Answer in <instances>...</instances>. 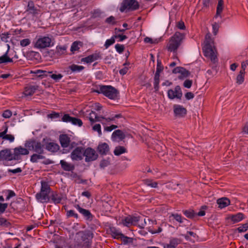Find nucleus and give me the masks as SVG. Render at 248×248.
I'll return each mask as SVG.
<instances>
[{
  "instance_id": "24",
  "label": "nucleus",
  "mask_w": 248,
  "mask_h": 248,
  "mask_svg": "<svg viewBox=\"0 0 248 248\" xmlns=\"http://www.w3.org/2000/svg\"><path fill=\"white\" fill-rule=\"evenodd\" d=\"M217 203L218 205V207L222 209L230 205V201L229 199L223 197L218 199L217 200Z\"/></svg>"
},
{
  "instance_id": "8",
  "label": "nucleus",
  "mask_w": 248,
  "mask_h": 248,
  "mask_svg": "<svg viewBox=\"0 0 248 248\" xmlns=\"http://www.w3.org/2000/svg\"><path fill=\"white\" fill-rule=\"evenodd\" d=\"M88 118L92 124L96 122H100L104 125L108 124L109 122L114 120L113 118H105L104 117L99 116L93 110L89 113Z\"/></svg>"
},
{
  "instance_id": "32",
  "label": "nucleus",
  "mask_w": 248,
  "mask_h": 248,
  "mask_svg": "<svg viewBox=\"0 0 248 248\" xmlns=\"http://www.w3.org/2000/svg\"><path fill=\"white\" fill-rule=\"evenodd\" d=\"M43 155V154L39 153L33 154L31 157V161L33 163H35L37 162L39 160L44 159V156Z\"/></svg>"
},
{
  "instance_id": "2",
  "label": "nucleus",
  "mask_w": 248,
  "mask_h": 248,
  "mask_svg": "<svg viewBox=\"0 0 248 248\" xmlns=\"http://www.w3.org/2000/svg\"><path fill=\"white\" fill-rule=\"evenodd\" d=\"M34 47L37 49H44L54 46L55 41L52 36L40 35L33 42Z\"/></svg>"
},
{
  "instance_id": "26",
  "label": "nucleus",
  "mask_w": 248,
  "mask_h": 248,
  "mask_svg": "<svg viewBox=\"0 0 248 248\" xmlns=\"http://www.w3.org/2000/svg\"><path fill=\"white\" fill-rule=\"evenodd\" d=\"M98 58V55L96 54L90 55L86 57L81 59V62L86 63H90L97 60Z\"/></svg>"
},
{
  "instance_id": "53",
  "label": "nucleus",
  "mask_w": 248,
  "mask_h": 248,
  "mask_svg": "<svg viewBox=\"0 0 248 248\" xmlns=\"http://www.w3.org/2000/svg\"><path fill=\"white\" fill-rule=\"evenodd\" d=\"M128 64H128L127 63H125L124 64V67L123 68H122V69H121L119 71V73L121 75H124L127 72V71L128 70V67L127 66V65Z\"/></svg>"
},
{
  "instance_id": "56",
  "label": "nucleus",
  "mask_w": 248,
  "mask_h": 248,
  "mask_svg": "<svg viewBox=\"0 0 248 248\" xmlns=\"http://www.w3.org/2000/svg\"><path fill=\"white\" fill-rule=\"evenodd\" d=\"M2 140H9L10 142H12L14 141V140H15V138L14 137V136L12 135H6L5 136H4V137L1 138Z\"/></svg>"
},
{
  "instance_id": "37",
  "label": "nucleus",
  "mask_w": 248,
  "mask_h": 248,
  "mask_svg": "<svg viewBox=\"0 0 248 248\" xmlns=\"http://www.w3.org/2000/svg\"><path fill=\"white\" fill-rule=\"evenodd\" d=\"M117 29L116 28L115 29V35H113L115 39L118 38L119 41L122 42L124 40L126 39L127 38V37L126 35L121 34L119 33L118 32H117Z\"/></svg>"
},
{
  "instance_id": "64",
  "label": "nucleus",
  "mask_w": 248,
  "mask_h": 248,
  "mask_svg": "<svg viewBox=\"0 0 248 248\" xmlns=\"http://www.w3.org/2000/svg\"><path fill=\"white\" fill-rule=\"evenodd\" d=\"M177 27L180 30H184L185 29V25L183 21H179L177 24Z\"/></svg>"
},
{
  "instance_id": "18",
  "label": "nucleus",
  "mask_w": 248,
  "mask_h": 248,
  "mask_svg": "<svg viewBox=\"0 0 248 248\" xmlns=\"http://www.w3.org/2000/svg\"><path fill=\"white\" fill-rule=\"evenodd\" d=\"M125 138V135L123 132L120 130L114 131L112 134V140L114 141L119 142Z\"/></svg>"
},
{
  "instance_id": "55",
  "label": "nucleus",
  "mask_w": 248,
  "mask_h": 248,
  "mask_svg": "<svg viewBox=\"0 0 248 248\" xmlns=\"http://www.w3.org/2000/svg\"><path fill=\"white\" fill-rule=\"evenodd\" d=\"M110 161L108 159H103L101 162L100 166L101 168H104L109 165Z\"/></svg>"
},
{
  "instance_id": "54",
  "label": "nucleus",
  "mask_w": 248,
  "mask_h": 248,
  "mask_svg": "<svg viewBox=\"0 0 248 248\" xmlns=\"http://www.w3.org/2000/svg\"><path fill=\"white\" fill-rule=\"evenodd\" d=\"M115 48L117 52L119 53H122L124 50V46L122 45L116 44L115 46Z\"/></svg>"
},
{
  "instance_id": "15",
  "label": "nucleus",
  "mask_w": 248,
  "mask_h": 248,
  "mask_svg": "<svg viewBox=\"0 0 248 248\" xmlns=\"http://www.w3.org/2000/svg\"><path fill=\"white\" fill-rule=\"evenodd\" d=\"M174 74H179L178 78L182 79L188 77L189 72L186 69L182 67H177L173 71Z\"/></svg>"
},
{
  "instance_id": "12",
  "label": "nucleus",
  "mask_w": 248,
  "mask_h": 248,
  "mask_svg": "<svg viewBox=\"0 0 248 248\" xmlns=\"http://www.w3.org/2000/svg\"><path fill=\"white\" fill-rule=\"evenodd\" d=\"M83 155L85 157L86 162L94 160L97 157V155L95 151L91 148H88L84 151Z\"/></svg>"
},
{
  "instance_id": "16",
  "label": "nucleus",
  "mask_w": 248,
  "mask_h": 248,
  "mask_svg": "<svg viewBox=\"0 0 248 248\" xmlns=\"http://www.w3.org/2000/svg\"><path fill=\"white\" fill-rule=\"evenodd\" d=\"M77 234L81 237L82 240L85 244H87V245L90 243L93 237L92 233L89 232H79Z\"/></svg>"
},
{
  "instance_id": "19",
  "label": "nucleus",
  "mask_w": 248,
  "mask_h": 248,
  "mask_svg": "<svg viewBox=\"0 0 248 248\" xmlns=\"http://www.w3.org/2000/svg\"><path fill=\"white\" fill-rule=\"evenodd\" d=\"M173 111L175 115L178 116H183L186 113V109L180 105H174Z\"/></svg>"
},
{
  "instance_id": "35",
  "label": "nucleus",
  "mask_w": 248,
  "mask_h": 248,
  "mask_svg": "<svg viewBox=\"0 0 248 248\" xmlns=\"http://www.w3.org/2000/svg\"><path fill=\"white\" fill-rule=\"evenodd\" d=\"M170 219H174L177 222L181 223L184 222L185 218H183L181 216L178 214H172L170 216Z\"/></svg>"
},
{
  "instance_id": "43",
  "label": "nucleus",
  "mask_w": 248,
  "mask_h": 248,
  "mask_svg": "<svg viewBox=\"0 0 248 248\" xmlns=\"http://www.w3.org/2000/svg\"><path fill=\"white\" fill-rule=\"evenodd\" d=\"M81 46L80 43L75 42H74L71 46V51L73 52L78 50Z\"/></svg>"
},
{
  "instance_id": "31",
  "label": "nucleus",
  "mask_w": 248,
  "mask_h": 248,
  "mask_svg": "<svg viewBox=\"0 0 248 248\" xmlns=\"http://www.w3.org/2000/svg\"><path fill=\"white\" fill-rule=\"evenodd\" d=\"M8 52L9 49L3 55L0 57V63L11 62H13V59L8 56Z\"/></svg>"
},
{
  "instance_id": "25",
  "label": "nucleus",
  "mask_w": 248,
  "mask_h": 248,
  "mask_svg": "<svg viewBox=\"0 0 248 248\" xmlns=\"http://www.w3.org/2000/svg\"><path fill=\"white\" fill-rule=\"evenodd\" d=\"M244 215L242 213H238L235 215H231L228 217L233 223L241 221L244 219Z\"/></svg>"
},
{
  "instance_id": "51",
  "label": "nucleus",
  "mask_w": 248,
  "mask_h": 248,
  "mask_svg": "<svg viewBox=\"0 0 248 248\" xmlns=\"http://www.w3.org/2000/svg\"><path fill=\"white\" fill-rule=\"evenodd\" d=\"M106 22L109 24L113 25L116 23V19L113 16H110L106 19Z\"/></svg>"
},
{
  "instance_id": "40",
  "label": "nucleus",
  "mask_w": 248,
  "mask_h": 248,
  "mask_svg": "<svg viewBox=\"0 0 248 248\" xmlns=\"http://www.w3.org/2000/svg\"><path fill=\"white\" fill-rule=\"evenodd\" d=\"M52 200L55 204L59 203L62 201V197L57 194H54L52 196Z\"/></svg>"
},
{
  "instance_id": "14",
  "label": "nucleus",
  "mask_w": 248,
  "mask_h": 248,
  "mask_svg": "<svg viewBox=\"0 0 248 248\" xmlns=\"http://www.w3.org/2000/svg\"><path fill=\"white\" fill-rule=\"evenodd\" d=\"M62 120L63 122L71 123L73 125H78V126H81L82 125V122L80 119L71 117L68 114L64 115L62 118Z\"/></svg>"
},
{
  "instance_id": "33",
  "label": "nucleus",
  "mask_w": 248,
  "mask_h": 248,
  "mask_svg": "<svg viewBox=\"0 0 248 248\" xmlns=\"http://www.w3.org/2000/svg\"><path fill=\"white\" fill-rule=\"evenodd\" d=\"M111 232H112V236L115 238H122V237H124V235L120 231L115 228H112L111 229Z\"/></svg>"
},
{
  "instance_id": "61",
  "label": "nucleus",
  "mask_w": 248,
  "mask_h": 248,
  "mask_svg": "<svg viewBox=\"0 0 248 248\" xmlns=\"http://www.w3.org/2000/svg\"><path fill=\"white\" fill-rule=\"evenodd\" d=\"M192 81L191 80L187 79L184 82V86L186 88H190L191 86Z\"/></svg>"
},
{
  "instance_id": "46",
  "label": "nucleus",
  "mask_w": 248,
  "mask_h": 248,
  "mask_svg": "<svg viewBox=\"0 0 248 248\" xmlns=\"http://www.w3.org/2000/svg\"><path fill=\"white\" fill-rule=\"evenodd\" d=\"M66 215L68 217H74L76 218H78V215L75 213L74 210H72L67 211Z\"/></svg>"
},
{
  "instance_id": "60",
  "label": "nucleus",
  "mask_w": 248,
  "mask_h": 248,
  "mask_svg": "<svg viewBox=\"0 0 248 248\" xmlns=\"http://www.w3.org/2000/svg\"><path fill=\"white\" fill-rule=\"evenodd\" d=\"M12 115V113L9 110H6L4 111L2 114L3 117L5 118H10Z\"/></svg>"
},
{
  "instance_id": "39",
  "label": "nucleus",
  "mask_w": 248,
  "mask_h": 248,
  "mask_svg": "<svg viewBox=\"0 0 248 248\" xmlns=\"http://www.w3.org/2000/svg\"><path fill=\"white\" fill-rule=\"evenodd\" d=\"M191 237H192L193 239L190 240L193 242H194L197 239L196 234L192 232H188L185 236V237L187 240L190 239Z\"/></svg>"
},
{
  "instance_id": "20",
  "label": "nucleus",
  "mask_w": 248,
  "mask_h": 248,
  "mask_svg": "<svg viewBox=\"0 0 248 248\" xmlns=\"http://www.w3.org/2000/svg\"><path fill=\"white\" fill-rule=\"evenodd\" d=\"M60 141L62 147H68L70 142V138L67 135H62L60 136Z\"/></svg>"
},
{
  "instance_id": "30",
  "label": "nucleus",
  "mask_w": 248,
  "mask_h": 248,
  "mask_svg": "<svg viewBox=\"0 0 248 248\" xmlns=\"http://www.w3.org/2000/svg\"><path fill=\"white\" fill-rule=\"evenodd\" d=\"M60 164L62 168L66 171L72 170L74 168V167L72 164L68 163L63 160H61Z\"/></svg>"
},
{
  "instance_id": "52",
  "label": "nucleus",
  "mask_w": 248,
  "mask_h": 248,
  "mask_svg": "<svg viewBox=\"0 0 248 248\" xmlns=\"http://www.w3.org/2000/svg\"><path fill=\"white\" fill-rule=\"evenodd\" d=\"M185 215L189 218H191L194 217L195 213L193 210H185L184 211Z\"/></svg>"
},
{
  "instance_id": "34",
  "label": "nucleus",
  "mask_w": 248,
  "mask_h": 248,
  "mask_svg": "<svg viewBox=\"0 0 248 248\" xmlns=\"http://www.w3.org/2000/svg\"><path fill=\"white\" fill-rule=\"evenodd\" d=\"M245 72L244 71H240L239 74L236 78V83L240 85L244 81Z\"/></svg>"
},
{
  "instance_id": "36",
  "label": "nucleus",
  "mask_w": 248,
  "mask_h": 248,
  "mask_svg": "<svg viewBox=\"0 0 248 248\" xmlns=\"http://www.w3.org/2000/svg\"><path fill=\"white\" fill-rule=\"evenodd\" d=\"M59 146L54 143H49L47 146L46 148L48 150L51 152H55L58 149Z\"/></svg>"
},
{
  "instance_id": "7",
  "label": "nucleus",
  "mask_w": 248,
  "mask_h": 248,
  "mask_svg": "<svg viewBox=\"0 0 248 248\" xmlns=\"http://www.w3.org/2000/svg\"><path fill=\"white\" fill-rule=\"evenodd\" d=\"M24 145L29 151L35 153L44 154V146L39 142L35 140H29L26 141Z\"/></svg>"
},
{
  "instance_id": "4",
  "label": "nucleus",
  "mask_w": 248,
  "mask_h": 248,
  "mask_svg": "<svg viewBox=\"0 0 248 248\" xmlns=\"http://www.w3.org/2000/svg\"><path fill=\"white\" fill-rule=\"evenodd\" d=\"M41 188L39 193L36 194V199L41 203L48 202L49 201L50 187L47 182L41 181Z\"/></svg>"
},
{
  "instance_id": "47",
  "label": "nucleus",
  "mask_w": 248,
  "mask_h": 248,
  "mask_svg": "<svg viewBox=\"0 0 248 248\" xmlns=\"http://www.w3.org/2000/svg\"><path fill=\"white\" fill-rule=\"evenodd\" d=\"M93 129L94 131L97 132L99 136H100L102 135L101 125L100 124H95L93 125Z\"/></svg>"
},
{
  "instance_id": "22",
  "label": "nucleus",
  "mask_w": 248,
  "mask_h": 248,
  "mask_svg": "<svg viewBox=\"0 0 248 248\" xmlns=\"http://www.w3.org/2000/svg\"><path fill=\"white\" fill-rule=\"evenodd\" d=\"M75 207L87 219H90L92 218V214L89 210L80 207L79 205H76Z\"/></svg>"
},
{
  "instance_id": "50",
  "label": "nucleus",
  "mask_w": 248,
  "mask_h": 248,
  "mask_svg": "<svg viewBox=\"0 0 248 248\" xmlns=\"http://www.w3.org/2000/svg\"><path fill=\"white\" fill-rule=\"evenodd\" d=\"M30 40L29 39L26 38L21 40L20 42V44L22 46L25 47L28 46L30 44Z\"/></svg>"
},
{
  "instance_id": "23",
  "label": "nucleus",
  "mask_w": 248,
  "mask_h": 248,
  "mask_svg": "<svg viewBox=\"0 0 248 248\" xmlns=\"http://www.w3.org/2000/svg\"><path fill=\"white\" fill-rule=\"evenodd\" d=\"M98 151L102 155H107L109 151V146L106 143H100L98 146Z\"/></svg>"
},
{
  "instance_id": "21",
  "label": "nucleus",
  "mask_w": 248,
  "mask_h": 248,
  "mask_svg": "<svg viewBox=\"0 0 248 248\" xmlns=\"http://www.w3.org/2000/svg\"><path fill=\"white\" fill-rule=\"evenodd\" d=\"M84 67L81 65H78L76 64H72L70 65L67 70V74H70L72 73H78L83 70Z\"/></svg>"
},
{
  "instance_id": "5",
  "label": "nucleus",
  "mask_w": 248,
  "mask_h": 248,
  "mask_svg": "<svg viewBox=\"0 0 248 248\" xmlns=\"http://www.w3.org/2000/svg\"><path fill=\"white\" fill-rule=\"evenodd\" d=\"M98 93H102L110 99H115L118 96V91L111 86H101L96 91Z\"/></svg>"
},
{
  "instance_id": "29",
  "label": "nucleus",
  "mask_w": 248,
  "mask_h": 248,
  "mask_svg": "<svg viewBox=\"0 0 248 248\" xmlns=\"http://www.w3.org/2000/svg\"><path fill=\"white\" fill-rule=\"evenodd\" d=\"M47 72V76L50 77L56 82L59 81L63 77V76L62 74H57L56 72H55L54 73H53L52 72L49 71H48Z\"/></svg>"
},
{
  "instance_id": "1",
  "label": "nucleus",
  "mask_w": 248,
  "mask_h": 248,
  "mask_svg": "<svg viewBox=\"0 0 248 248\" xmlns=\"http://www.w3.org/2000/svg\"><path fill=\"white\" fill-rule=\"evenodd\" d=\"M202 49L205 57L209 59L213 64H216L217 62V50L209 33L205 35Z\"/></svg>"
},
{
  "instance_id": "62",
  "label": "nucleus",
  "mask_w": 248,
  "mask_h": 248,
  "mask_svg": "<svg viewBox=\"0 0 248 248\" xmlns=\"http://www.w3.org/2000/svg\"><path fill=\"white\" fill-rule=\"evenodd\" d=\"M102 108L101 105L99 103H95L92 106V108L96 111H99Z\"/></svg>"
},
{
  "instance_id": "59",
  "label": "nucleus",
  "mask_w": 248,
  "mask_h": 248,
  "mask_svg": "<svg viewBox=\"0 0 248 248\" xmlns=\"http://www.w3.org/2000/svg\"><path fill=\"white\" fill-rule=\"evenodd\" d=\"M144 42L146 43L153 44L157 43L158 41L157 39L153 40L152 38L147 37L144 38Z\"/></svg>"
},
{
  "instance_id": "17",
  "label": "nucleus",
  "mask_w": 248,
  "mask_h": 248,
  "mask_svg": "<svg viewBox=\"0 0 248 248\" xmlns=\"http://www.w3.org/2000/svg\"><path fill=\"white\" fill-rule=\"evenodd\" d=\"M13 154L9 150H3L0 151V161L4 160H12L14 159Z\"/></svg>"
},
{
  "instance_id": "44",
  "label": "nucleus",
  "mask_w": 248,
  "mask_h": 248,
  "mask_svg": "<svg viewBox=\"0 0 248 248\" xmlns=\"http://www.w3.org/2000/svg\"><path fill=\"white\" fill-rule=\"evenodd\" d=\"M115 43V38L114 36H112L110 39H107L105 43L104 46L106 48H108L109 46L112 45Z\"/></svg>"
},
{
  "instance_id": "48",
  "label": "nucleus",
  "mask_w": 248,
  "mask_h": 248,
  "mask_svg": "<svg viewBox=\"0 0 248 248\" xmlns=\"http://www.w3.org/2000/svg\"><path fill=\"white\" fill-rule=\"evenodd\" d=\"M248 230V223H246L237 228L239 232H245Z\"/></svg>"
},
{
  "instance_id": "10",
  "label": "nucleus",
  "mask_w": 248,
  "mask_h": 248,
  "mask_svg": "<svg viewBox=\"0 0 248 248\" xmlns=\"http://www.w3.org/2000/svg\"><path fill=\"white\" fill-rule=\"evenodd\" d=\"M168 96L170 99H181L182 92L180 87L177 86L174 89L168 90Z\"/></svg>"
},
{
  "instance_id": "3",
  "label": "nucleus",
  "mask_w": 248,
  "mask_h": 248,
  "mask_svg": "<svg viewBox=\"0 0 248 248\" xmlns=\"http://www.w3.org/2000/svg\"><path fill=\"white\" fill-rule=\"evenodd\" d=\"M185 36L184 33L176 32L169 41L167 46L168 50L171 52H175L184 39Z\"/></svg>"
},
{
  "instance_id": "38",
  "label": "nucleus",
  "mask_w": 248,
  "mask_h": 248,
  "mask_svg": "<svg viewBox=\"0 0 248 248\" xmlns=\"http://www.w3.org/2000/svg\"><path fill=\"white\" fill-rule=\"evenodd\" d=\"M125 152V149L124 147L118 146L114 150V154L116 155H119Z\"/></svg>"
},
{
  "instance_id": "63",
  "label": "nucleus",
  "mask_w": 248,
  "mask_h": 248,
  "mask_svg": "<svg viewBox=\"0 0 248 248\" xmlns=\"http://www.w3.org/2000/svg\"><path fill=\"white\" fill-rule=\"evenodd\" d=\"M7 192H8V195L6 198V200H9L10 198H11L12 197H13L15 196V193H14V191H13L12 190H8L7 191Z\"/></svg>"
},
{
  "instance_id": "41",
  "label": "nucleus",
  "mask_w": 248,
  "mask_h": 248,
  "mask_svg": "<svg viewBox=\"0 0 248 248\" xmlns=\"http://www.w3.org/2000/svg\"><path fill=\"white\" fill-rule=\"evenodd\" d=\"M48 71L37 70L33 72V73L36 74L38 77H47Z\"/></svg>"
},
{
  "instance_id": "27",
  "label": "nucleus",
  "mask_w": 248,
  "mask_h": 248,
  "mask_svg": "<svg viewBox=\"0 0 248 248\" xmlns=\"http://www.w3.org/2000/svg\"><path fill=\"white\" fill-rule=\"evenodd\" d=\"M223 9V0H218L217 6V12L215 16V18H217L220 17L221 18V13Z\"/></svg>"
},
{
  "instance_id": "58",
  "label": "nucleus",
  "mask_w": 248,
  "mask_h": 248,
  "mask_svg": "<svg viewBox=\"0 0 248 248\" xmlns=\"http://www.w3.org/2000/svg\"><path fill=\"white\" fill-rule=\"evenodd\" d=\"M219 27V25L217 23H215L212 25L213 32L215 35L217 34L218 31Z\"/></svg>"
},
{
  "instance_id": "49",
  "label": "nucleus",
  "mask_w": 248,
  "mask_h": 248,
  "mask_svg": "<svg viewBox=\"0 0 248 248\" xmlns=\"http://www.w3.org/2000/svg\"><path fill=\"white\" fill-rule=\"evenodd\" d=\"M10 225L9 222L4 218L0 217V226L8 227Z\"/></svg>"
},
{
  "instance_id": "42",
  "label": "nucleus",
  "mask_w": 248,
  "mask_h": 248,
  "mask_svg": "<svg viewBox=\"0 0 248 248\" xmlns=\"http://www.w3.org/2000/svg\"><path fill=\"white\" fill-rule=\"evenodd\" d=\"M145 184L148 186H150L151 187L153 188H155L157 186V183L156 182L153 181L152 180H146L145 181Z\"/></svg>"
},
{
  "instance_id": "57",
  "label": "nucleus",
  "mask_w": 248,
  "mask_h": 248,
  "mask_svg": "<svg viewBox=\"0 0 248 248\" xmlns=\"http://www.w3.org/2000/svg\"><path fill=\"white\" fill-rule=\"evenodd\" d=\"M8 207V204L6 203H1L0 202V214H1L4 212L6 209Z\"/></svg>"
},
{
  "instance_id": "9",
  "label": "nucleus",
  "mask_w": 248,
  "mask_h": 248,
  "mask_svg": "<svg viewBox=\"0 0 248 248\" xmlns=\"http://www.w3.org/2000/svg\"><path fill=\"white\" fill-rule=\"evenodd\" d=\"M139 7V3L136 0H124L120 10L122 12L127 10H134L137 9Z\"/></svg>"
},
{
  "instance_id": "6",
  "label": "nucleus",
  "mask_w": 248,
  "mask_h": 248,
  "mask_svg": "<svg viewBox=\"0 0 248 248\" xmlns=\"http://www.w3.org/2000/svg\"><path fill=\"white\" fill-rule=\"evenodd\" d=\"M139 216H128L117 221L118 225L129 227L132 225H137L140 220Z\"/></svg>"
},
{
  "instance_id": "13",
  "label": "nucleus",
  "mask_w": 248,
  "mask_h": 248,
  "mask_svg": "<svg viewBox=\"0 0 248 248\" xmlns=\"http://www.w3.org/2000/svg\"><path fill=\"white\" fill-rule=\"evenodd\" d=\"M84 150L82 147H78L75 149L71 154V158L72 160L78 161L82 159L83 155Z\"/></svg>"
},
{
  "instance_id": "11",
  "label": "nucleus",
  "mask_w": 248,
  "mask_h": 248,
  "mask_svg": "<svg viewBox=\"0 0 248 248\" xmlns=\"http://www.w3.org/2000/svg\"><path fill=\"white\" fill-rule=\"evenodd\" d=\"M29 154V150L28 148L25 147L19 146L14 149V154L13 155L14 156V159H18L20 156L21 155H27Z\"/></svg>"
},
{
  "instance_id": "28",
  "label": "nucleus",
  "mask_w": 248,
  "mask_h": 248,
  "mask_svg": "<svg viewBox=\"0 0 248 248\" xmlns=\"http://www.w3.org/2000/svg\"><path fill=\"white\" fill-rule=\"evenodd\" d=\"M36 87L35 86H30L26 87L24 92V94L25 96L32 95L36 90Z\"/></svg>"
},
{
  "instance_id": "45",
  "label": "nucleus",
  "mask_w": 248,
  "mask_h": 248,
  "mask_svg": "<svg viewBox=\"0 0 248 248\" xmlns=\"http://www.w3.org/2000/svg\"><path fill=\"white\" fill-rule=\"evenodd\" d=\"M181 241L179 239L177 238H172L170 239V244L176 248L177 246L180 243Z\"/></svg>"
}]
</instances>
